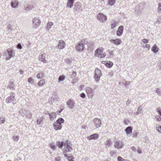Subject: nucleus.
Masks as SVG:
<instances>
[{"label":"nucleus","instance_id":"1","mask_svg":"<svg viewBox=\"0 0 161 161\" xmlns=\"http://www.w3.org/2000/svg\"><path fill=\"white\" fill-rule=\"evenodd\" d=\"M88 42L86 40L83 39L79 42L76 46V49L78 51L81 52L83 51L85 49V45L87 44Z\"/></svg>","mask_w":161,"mask_h":161},{"label":"nucleus","instance_id":"2","mask_svg":"<svg viewBox=\"0 0 161 161\" xmlns=\"http://www.w3.org/2000/svg\"><path fill=\"white\" fill-rule=\"evenodd\" d=\"M64 122V120L62 118H58L56 122L53 124V127L56 130H60L62 125L61 124Z\"/></svg>","mask_w":161,"mask_h":161},{"label":"nucleus","instance_id":"3","mask_svg":"<svg viewBox=\"0 0 161 161\" xmlns=\"http://www.w3.org/2000/svg\"><path fill=\"white\" fill-rule=\"evenodd\" d=\"M97 18L99 21L101 23H105L107 20V16L102 13L98 14Z\"/></svg>","mask_w":161,"mask_h":161},{"label":"nucleus","instance_id":"4","mask_svg":"<svg viewBox=\"0 0 161 161\" xmlns=\"http://www.w3.org/2000/svg\"><path fill=\"white\" fill-rule=\"evenodd\" d=\"M102 75L100 70L98 68H96L95 71L94 78L96 82L99 81L100 77Z\"/></svg>","mask_w":161,"mask_h":161},{"label":"nucleus","instance_id":"5","mask_svg":"<svg viewBox=\"0 0 161 161\" xmlns=\"http://www.w3.org/2000/svg\"><path fill=\"white\" fill-rule=\"evenodd\" d=\"M15 94L11 92L10 93V96L8 97L6 99V102L7 103H9L11 102H12L13 104H15L14 101Z\"/></svg>","mask_w":161,"mask_h":161},{"label":"nucleus","instance_id":"6","mask_svg":"<svg viewBox=\"0 0 161 161\" xmlns=\"http://www.w3.org/2000/svg\"><path fill=\"white\" fill-rule=\"evenodd\" d=\"M73 148L72 147L68 144L67 142H65V144L63 150L64 153H66L71 152Z\"/></svg>","mask_w":161,"mask_h":161},{"label":"nucleus","instance_id":"7","mask_svg":"<svg viewBox=\"0 0 161 161\" xmlns=\"http://www.w3.org/2000/svg\"><path fill=\"white\" fill-rule=\"evenodd\" d=\"M86 92L88 98H92L94 94V90L92 88L87 87L86 88Z\"/></svg>","mask_w":161,"mask_h":161},{"label":"nucleus","instance_id":"8","mask_svg":"<svg viewBox=\"0 0 161 161\" xmlns=\"http://www.w3.org/2000/svg\"><path fill=\"white\" fill-rule=\"evenodd\" d=\"M81 6L80 5V3L79 2H78L76 3H75V7L74 8V12L75 13L80 12V11H81Z\"/></svg>","mask_w":161,"mask_h":161},{"label":"nucleus","instance_id":"9","mask_svg":"<svg viewBox=\"0 0 161 161\" xmlns=\"http://www.w3.org/2000/svg\"><path fill=\"white\" fill-rule=\"evenodd\" d=\"M33 25L35 28L39 27L41 24V21L39 19L34 18L32 19Z\"/></svg>","mask_w":161,"mask_h":161},{"label":"nucleus","instance_id":"10","mask_svg":"<svg viewBox=\"0 0 161 161\" xmlns=\"http://www.w3.org/2000/svg\"><path fill=\"white\" fill-rule=\"evenodd\" d=\"M46 54L44 53H42V52L40 53L38 56L39 60L44 63H46L47 60L46 59Z\"/></svg>","mask_w":161,"mask_h":161},{"label":"nucleus","instance_id":"11","mask_svg":"<svg viewBox=\"0 0 161 161\" xmlns=\"http://www.w3.org/2000/svg\"><path fill=\"white\" fill-rule=\"evenodd\" d=\"M75 102L72 99H69L67 102L66 104L69 108L73 109L74 108Z\"/></svg>","mask_w":161,"mask_h":161},{"label":"nucleus","instance_id":"12","mask_svg":"<svg viewBox=\"0 0 161 161\" xmlns=\"http://www.w3.org/2000/svg\"><path fill=\"white\" fill-rule=\"evenodd\" d=\"M65 46V44L63 40H59L58 43L57 47L59 49L64 48Z\"/></svg>","mask_w":161,"mask_h":161},{"label":"nucleus","instance_id":"13","mask_svg":"<svg viewBox=\"0 0 161 161\" xmlns=\"http://www.w3.org/2000/svg\"><path fill=\"white\" fill-rule=\"evenodd\" d=\"M7 52L8 54V56L6 58L7 60H9L12 57H13L14 54V53L13 51L10 49H8L7 50Z\"/></svg>","mask_w":161,"mask_h":161},{"label":"nucleus","instance_id":"14","mask_svg":"<svg viewBox=\"0 0 161 161\" xmlns=\"http://www.w3.org/2000/svg\"><path fill=\"white\" fill-rule=\"evenodd\" d=\"M110 42L111 43H114L116 45H120L122 43V41L119 39L116 38L115 39H111Z\"/></svg>","mask_w":161,"mask_h":161},{"label":"nucleus","instance_id":"15","mask_svg":"<svg viewBox=\"0 0 161 161\" xmlns=\"http://www.w3.org/2000/svg\"><path fill=\"white\" fill-rule=\"evenodd\" d=\"M124 26L122 25L119 26L116 32V34L118 36H120L122 35L123 31Z\"/></svg>","mask_w":161,"mask_h":161},{"label":"nucleus","instance_id":"16","mask_svg":"<svg viewBox=\"0 0 161 161\" xmlns=\"http://www.w3.org/2000/svg\"><path fill=\"white\" fill-rule=\"evenodd\" d=\"M124 144L122 142L120 141H117L115 142L114 147L117 148H121L124 146Z\"/></svg>","mask_w":161,"mask_h":161},{"label":"nucleus","instance_id":"17","mask_svg":"<svg viewBox=\"0 0 161 161\" xmlns=\"http://www.w3.org/2000/svg\"><path fill=\"white\" fill-rule=\"evenodd\" d=\"M94 123L95 126L97 128L100 126L102 124L101 119L98 118L95 119L94 120Z\"/></svg>","mask_w":161,"mask_h":161},{"label":"nucleus","instance_id":"18","mask_svg":"<svg viewBox=\"0 0 161 161\" xmlns=\"http://www.w3.org/2000/svg\"><path fill=\"white\" fill-rule=\"evenodd\" d=\"M132 128L130 126L127 127L125 130V131L128 136H131L132 133Z\"/></svg>","mask_w":161,"mask_h":161},{"label":"nucleus","instance_id":"19","mask_svg":"<svg viewBox=\"0 0 161 161\" xmlns=\"http://www.w3.org/2000/svg\"><path fill=\"white\" fill-rule=\"evenodd\" d=\"M98 135L97 133L92 134L87 137L88 139L89 140L97 139L98 138Z\"/></svg>","mask_w":161,"mask_h":161},{"label":"nucleus","instance_id":"20","mask_svg":"<svg viewBox=\"0 0 161 161\" xmlns=\"http://www.w3.org/2000/svg\"><path fill=\"white\" fill-rule=\"evenodd\" d=\"M74 0H68L67 3V6L69 8H71L72 7Z\"/></svg>","mask_w":161,"mask_h":161},{"label":"nucleus","instance_id":"21","mask_svg":"<svg viewBox=\"0 0 161 161\" xmlns=\"http://www.w3.org/2000/svg\"><path fill=\"white\" fill-rule=\"evenodd\" d=\"M19 3L18 1H12L11 3V7L14 8H16L18 5Z\"/></svg>","mask_w":161,"mask_h":161},{"label":"nucleus","instance_id":"22","mask_svg":"<svg viewBox=\"0 0 161 161\" xmlns=\"http://www.w3.org/2000/svg\"><path fill=\"white\" fill-rule=\"evenodd\" d=\"M65 144V142H57L56 144L57 146L60 148H62L63 146H64Z\"/></svg>","mask_w":161,"mask_h":161},{"label":"nucleus","instance_id":"23","mask_svg":"<svg viewBox=\"0 0 161 161\" xmlns=\"http://www.w3.org/2000/svg\"><path fill=\"white\" fill-rule=\"evenodd\" d=\"M152 51L154 53H157L158 51V49L156 45L155 44L152 47Z\"/></svg>","mask_w":161,"mask_h":161},{"label":"nucleus","instance_id":"24","mask_svg":"<svg viewBox=\"0 0 161 161\" xmlns=\"http://www.w3.org/2000/svg\"><path fill=\"white\" fill-rule=\"evenodd\" d=\"M102 49L100 48H98L95 51V53L96 55H97L98 57H99L101 55V53L102 52Z\"/></svg>","mask_w":161,"mask_h":161},{"label":"nucleus","instance_id":"25","mask_svg":"<svg viewBox=\"0 0 161 161\" xmlns=\"http://www.w3.org/2000/svg\"><path fill=\"white\" fill-rule=\"evenodd\" d=\"M87 44V47L88 49H92L94 46V43L92 42H88Z\"/></svg>","mask_w":161,"mask_h":161},{"label":"nucleus","instance_id":"26","mask_svg":"<svg viewBox=\"0 0 161 161\" xmlns=\"http://www.w3.org/2000/svg\"><path fill=\"white\" fill-rule=\"evenodd\" d=\"M105 145L108 146V147H110L111 145L112 144V142L110 139H109L107 140L105 142Z\"/></svg>","mask_w":161,"mask_h":161},{"label":"nucleus","instance_id":"27","mask_svg":"<svg viewBox=\"0 0 161 161\" xmlns=\"http://www.w3.org/2000/svg\"><path fill=\"white\" fill-rule=\"evenodd\" d=\"M45 80H41L37 83V87L42 86L44 84Z\"/></svg>","mask_w":161,"mask_h":161},{"label":"nucleus","instance_id":"28","mask_svg":"<svg viewBox=\"0 0 161 161\" xmlns=\"http://www.w3.org/2000/svg\"><path fill=\"white\" fill-rule=\"evenodd\" d=\"M117 23L115 21L113 20L111 24V29H113L116 27Z\"/></svg>","mask_w":161,"mask_h":161},{"label":"nucleus","instance_id":"29","mask_svg":"<svg viewBox=\"0 0 161 161\" xmlns=\"http://www.w3.org/2000/svg\"><path fill=\"white\" fill-rule=\"evenodd\" d=\"M48 115L49 116L51 120H52L54 118L56 117V114L54 113H48Z\"/></svg>","mask_w":161,"mask_h":161},{"label":"nucleus","instance_id":"30","mask_svg":"<svg viewBox=\"0 0 161 161\" xmlns=\"http://www.w3.org/2000/svg\"><path fill=\"white\" fill-rule=\"evenodd\" d=\"M43 74L42 72H40L37 74L36 75L37 78L40 80H42L43 78Z\"/></svg>","mask_w":161,"mask_h":161},{"label":"nucleus","instance_id":"31","mask_svg":"<svg viewBox=\"0 0 161 161\" xmlns=\"http://www.w3.org/2000/svg\"><path fill=\"white\" fill-rule=\"evenodd\" d=\"M105 65L108 68H110L113 65V63L112 62L109 61L107 62L105 64Z\"/></svg>","mask_w":161,"mask_h":161},{"label":"nucleus","instance_id":"32","mask_svg":"<svg viewBox=\"0 0 161 161\" xmlns=\"http://www.w3.org/2000/svg\"><path fill=\"white\" fill-rule=\"evenodd\" d=\"M25 115L27 118H31L32 114L30 112L26 111L25 113Z\"/></svg>","mask_w":161,"mask_h":161},{"label":"nucleus","instance_id":"33","mask_svg":"<svg viewBox=\"0 0 161 161\" xmlns=\"http://www.w3.org/2000/svg\"><path fill=\"white\" fill-rule=\"evenodd\" d=\"M42 117L36 120V123L38 125H40L43 122Z\"/></svg>","mask_w":161,"mask_h":161},{"label":"nucleus","instance_id":"34","mask_svg":"<svg viewBox=\"0 0 161 161\" xmlns=\"http://www.w3.org/2000/svg\"><path fill=\"white\" fill-rule=\"evenodd\" d=\"M115 3V0H108V3L109 5L110 6H113Z\"/></svg>","mask_w":161,"mask_h":161},{"label":"nucleus","instance_id":"35","mask_svg":"<svg viewBox=\"0 0 161 161\" xmlns=\"http://www.w3.org/2000/svg\"><path fill=\"white\" fill-rule=\"evenodd\" d=\"M64 79L65 76L64 75H60L58 78V81H63L64 80Z\"/></svg>","mask_w":161,"mask_h":161},{"label":"nucleus","instance_id":"36","mask_svg":"<svg viewBox=\"0 0 161 161\" xmlns=\"http://www.w3.org/2000/svg\"><path fill=\"white\" fill-rule=\"evenodd\" d=\"M142 110V108L141 106H140L139 107L137 111L135 113L136 115H138L139 114H140L141 111Z\"/></svg>","mask_w":161,"mask_h":161},{"label":"nucleus","instance_id":"37","mask_svg":"<svg viewBox=\"0 0 161 161\" xmlns=\"http://www.w3.org/2000/svg\"><path fill=\"white\" fill-rule=\"evenodd\" d=\"M49 103L50 104H52L55 101V99L52 97H50L48 99Z\"/></svg>","mask_w":161,"mask_h":161},{"label":"nucleus","instance_id":"38","mask_svg":"<svg viewBox=\"0 0 161 161\" xmlns=\"http://www.w3.org/2000/svg\"><path fill=\"white\" fill-rule=\"evenodd\" d=\"M53 23L51 22H49L47 25V29H50L51 28L52 25H53Z\"/></svg>","mask_w":161,"mask_h":161},{"label":"nucleus","instance_id":"39","mask_svg":"<svg viewBox=\"0 0 161 161\" xmlns=\"http://www.w3.org/2000/svg\"><path fill=\"white\" fill-rule=\"evenodd\" d=\"M5 122V119L4 118H0V125L4 124Z\"/></svg>","mask_w":161,"mask_h":161},{"label":"nucleus","instance_id":"40","mask_svg":"<svg viewBox=\"0 0 161 161\" xmlns=\"http://www.w3.org/2000/svg\"><path fill=\"white\" fill-rule=\"evenodd\" d=\"M28 81L29 83L31 84H32L34 83L33 80L31 77L29 78L28 79Z\"/></svg>","mask_w":161,"mask_h":161},{"label":"nucleus","instance_id":"41","mask_svg":"<svg viewBox=\"0 0 161 161\" xmlns=\"http://www.w3.org/2000/svg\"><path fill=\"white\" fill-rule=\"evenodd\" d=\"M156 128L158 131L160 133H161V126H156Z\"/></svg>","mask_w":161,"mask_h":161},{"label":"nucleus","instance_id":"42","mask_svg":"<svg viewBox=\"0 0 161 161\" xmlns=\"http://www.w3.org/2000/svg\"><path fill=\"white\" fill-rule=\"evenodd\" d=\"M155 92L157 93L158 95H160L161 94V90L159 89V88H157L155 91Z\"/></svg>","mask_w":161,"mask_h":161},{"label":"nucleus","instance_id":"43","mask_svg":"<svg viewBox=\"0 0 161 161\" xmlns=\"http://www.w3.org/2000/svg\"><path fill=\"white\" fill-rule=\"evenodd\" d=\"M158 11L159 13H161V3H159L158 4Z\"/></svg>","mask_w":161,"mask_h":161},{"label":"nucleus","instance_id":"44","mask_svg":"<svg viewBox=\"0 0 161 161\" xmlns=\"http://www.w3.org/2000/svg\"><path fill=\"white\" fill-rule=\"evenodd\" d=\"M156 111L158 113V114H161V109L160 108H157L156 109Z\"/></svg>","mask_w":161,"mask_h":161},{"label":"nucleus","instance_id":"45","mask_svg":"<svg viewBox=\"0 0 161 161\" xmlns=\"http://www.w3.org/2000/svg\"><path fill=\"white\" fill-rule=\"evenodd\" d=\"M50 147L53 150H55L56 148V146L53 144H50Z\"/></svg>","mask_w":161,"mask_h":161},{"label":"nucleus","instance_id":"46","mask_svg":"<svg viewBox=\"0 0 161 161\" xmlns=\"http://www.w3.org/2000/svg\"><path fill=\"white\" fill-rule=\"evenodd\" d=\"M74 158L71 156H69V158H68V161H75L73 160Z\"/></svg>","mask_w":161,"mask_h":161},{"label":"nucleus","instance_id":"47","mask_svg":"<svg viewBox=\"0 0 161 161\" xmlns=\"http://www.w3.org/2000/svg\"><path fill=\"white\" fill-rule=\"evenodd\" d=\"M26 10L29 11L31 9V6L30 5H28L25 8Z\"/></svg>","mask_w":161,"mask_h":161},{"label":"nucleus","instance_id":"48","mask_svg":"<svg viewBox=\"0 0 161 161\" xmlns=\"http://www.w3.org/2000/svg\"><path fill=\"white\" fill-rule=\"evenodd\" d=\"M17 48L19 49H21L22 48L21 45L20 43H19L17 45Z\"/></svg>","mask_w":161,"mask_h":161},{"label":"nucleus","instance_id":"49","mask_svg":"<svg viewBox=\"0 0 161 161\" xmlns=\"http://www.w3.org/2000/svg\"><path fill=\"white\" fill-rule=\"evenodd\" d=\"M66 63L69 64H71L72 63V62L69 59H67L66 60Z\"/></svg>","mask_w":161,"mask_h":161},{"label":"nucleus","instance_id":"50","mask_svg":"<svg viewBox=\"0 0 161 161\" xmlns=\"http://www.w3.org/2000/svg\"><path fill=\"white\" fill-rule=\"evenodd\" d=\"M13 140L15 141H17L19 140L18 136H14L13 137Z\"/></svg>","mask_w":161,"mask_h":161},{"label":"nucleus","instance_id":"51","mask_svg":"<svg viewBox=\"0 0 161 161\" xmlns=\"http://www.w3.org/2000/svg\"><path fill=\"white\" fill-rule=\"evenodd\" d=\"M142 42L144 43H147L149 42V40L145 39H142Z\"/></svg>","mask_w":161,"mask_h":161},{"label":"nucleus","instance_id":"52","mask_svg":"<svg viewBox=\"0 0 161 161\" xmlns=\"http://www.w3.org/2000/svg\"><path fill=\"white\" fill-rule=\"evenodd\" d=\"M80 96L83 98H84L86 97V95L84 93H82L80 94Z\"/></svg>","mask_w":161,"mask_h":161},{"label":"nucleus","instance_id":"53","mask_svg":"<svg viewBox=\"0 0 161 161\" xmlns=\"http://www.w3.org/2000/svg\"><path fill=\"white\" fill-rule=\"evenodd\" d=\"M130 83V81H126L125 83H124V86L125 87H127L128 85Z\"/></svg>","mask_w":161,"mask_h":161},{"label":"nucleus","instance_id":"54","mask_svg":"<svg viewBox=\"0 0 161 161\" xmlns=\"http://www.w3.org/2000/svg\"><path fill=\"white\" fill-rule=\"evenodd\" d=\"M13 84L12 83H10L8 87L9 88H13Z\"/></svg>","mask_w":161,"mask_h":161},{"label":"nucleus","instance_id":"55","mask_svg":"<svg viewBox=\"0 0 161 161\" xmlns=\"http://www.w3.org/2000/svg\"><path fill=\"white\" fill-rule=\"evenodd\" d=\"M137 152L139 154H141L142 153V151L140 147H138L137 148Z\"/></svg>","mask_w":161,"mask_h":161},{"label":"nucleus","instance_id":"56","mask_svg":"<svg viewBox=\"0 0 161 161\" xmlns=\"http://www.w3.org/2000/svg\"><path fill=\"white\" fill-rule=\"evenodd\" d=\"M155 118L157 119V120L160 121L161 120V118L160 116H158L155 117Z\"/></svg>","mask_w":161,"mask_h":161},{"label":"nucleus","instance_id":"57","mask_svg":"<svg viewBox=\"0 0 161 161\" xmlns=\"http://www.w3.org/2000/svg\"><path fill=\"white\" fill-rule=\"evenodd\" d=\"M61 159L59 157L56 158L55 159V161H60Z\"/></svg>","mask_w":161,"mask_h":161},{"label":"nucleus","instance_id":"58","mask_svg":"<svg viewBox=\"0 0 161 161\" xmlns=\"http://www.w3.org/2000/svg\"><path fill=\"white\" fill-rule=\"evenodd\" d=\"M117 159L119 161H122L123 160H124L120 156H118Z\"/></svg>","mask_w":161,"mask_h":161},{"label":"nucleus","instance_id":"59","mask_svg":"<svg viewBox=\"0 0 161 161\" xmlns=\"http://www.w3.org/2000/svg\"><path fill=\"white\" fill-rule=\"evenodd\" d=\"M145 47L148 48V50H149L150 47V46L149 44H147L145 45Z\"/></svg>","mask_w":161,"mask_h":161},{"label":"nucleus","instance_id":"60","mask_svg":"<svg viewBox=\"0 0 161 161\" xmlns=\"http://www.w3.org/2000/svg\"><path fill=\"white\" fill-rule=\"evenodd\" d=\"M109 56H113L114 54V53L113 51H109Z\"/></svg>","mask_w":161,"mask_h":161},{"label":"nucleus","instance_id":"61","mask_svg":"<svg viewBox=\"0 0 161 161\" xmlns=\"http://www.w3.org/2000/svg\"><path fill=\"white\" fill-rule=\"evenodd\" d=\"M102 52H101V55H100V57L101 58H103V57H105V56H106V54H102Z\"/></svg>","mask_w":161,"mask_h":161},{"label":"nucleus","instance_id":"62","mask_svg":"<svg viewBox=\"0 0 161 161\" xmlns=\"http://www.w3.org/2000/svg\"><path fill=\"white\" fill-rule=\"evenodd\" d=\"M76 75V72L74 71H73L72 74H71V76H75Z\"/></svg>","mask_w":161,"mask_h":161},{"label":"nucleus","instance_id":"63","mask_svg":"<svg viewBox=\"0 0 161 161\" xmlns=\"http://www.w3.org/2000/svg\"><path fill=\"white\" fill-rule=\"evenodd\" d=\"M60 108H61V110L58 111V112L59 114H60L63 110V106H61Z\"/></svg>","mask_w":161,"mask_h":161},{"label":"nucleus","instance_id":"64","mask_svg":"<svg viewBox=\"0 0 161 161\" xmlns=\"http://www.w3.org/2000/svg\"><path fill=\"white\" fill-rule=\"evenodd\" d=\"M131 149L132 150L136 152V149L135 147L134 146H133L131 147Z\"/></svg>","mask_w":161,"mask_h":161}]
</instances>
